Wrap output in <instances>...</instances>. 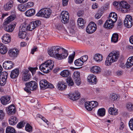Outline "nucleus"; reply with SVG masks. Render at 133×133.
<instances>
[{
    "instance_id": "1",
    "label": "nucleus",
    "mask_w": 133,
    "mask_h": 133,
    "mask_svg": "<svg viewBox=\"0 0 133 133\" xmlns=\"http://www.w3.org/2000/svg\"><path fill=\"white\" fill-rule=\"evenodd\" d=\"M48 53L50 56L59 60L66 58L68 55L66 50L58 46L52 47L48 51Z\"/></svg>"
},
{
    "instance_id": "2",
    "label": "nucleus",
    "mask_w": 133,
    "mask_h": 133,
    "mask_svg": "<svg viewBox=\"0 0 133 133\" xmlns=\"http://www.w3.org/2000/svg\"><path fill=\"white\" fill-rule=\"evenodd\" d=\"M117 19V15L115 12L110 13L109 17L104 25V27L107 29H112L114 26V23L115 22Z\"/></svg>"
},
{
    "instance_id": "3",
    "label": "nucleus",
    "mask_w": 133,
    "mask_h": 133,
    "mask_svg": "<svg viewBox=\"0 0 133 133\" xmlns=\"http://www.w3.org/2000/svg\"><path fill=\"white\" fill-rule=\"evenodd\" d=\"M54 66V62L51 60H48L42 64L39 68L41 71L44 73L46 74L52 70Z\"/></svg>"
},
{
    "instance_id": "4",
    "label": "nucleus",
    "mask_w": 133,
    "mask_h": 133,
    "mask_svg": "<svg viewBox=\"0 0 133 133\" xmlns=\"http://www.w3.org/2000/svg\"><path fill=\"white\" fill-rule=\"evenodd\" d=\"M119 56L118 51H113L110 53L105 61V64L106 65H110L112 63L117 61Z\"/></svg>"
},
{
    "instance_id": "5",
    "label": "nucleus",
    "mask_w": 133,
    "mask_h": 133,
    "mask_svg": "<svg viewBox=\"0 0 133 133\" xmlns=\"http://www.w3.org/2000/svg\"><path fill=\"white\" fill-rule=\"evenodd\" d=\"M26 87L24 88V90L26 92L30 93V90L35 91L38 88V84L35 81H31L25 84Z\"/></svg>"
},
{
    "instance_id": "6",
    "label": "nucleus",
    "mask_w": 133,
    "mask_h": 133,
    "mask_svg": "<svg viewBox=\"0 0 133 133\" xmlns=\"http://www.w3.org/2000/svg\"><path fill=\"white\" fill-rule=\"evenodd\" d=\"M51 12L52 11L50 9L48 8H44L40 10L36 15L47 18L50 17Z\"/></svg>"
},
{
    "instance_id": "7",
    "label": "nucleus",
    "mask_w": 133,
    "mask_h": 133,
    "mask_svg": "<svg viewBox=\"0 0 133 133\" xmlns=\"http://www.w3.org/2000/svg\"><path fill=\"white\" fill-rule=\"evenodd\" d=\"M40 88L42 90L45 89L47 88H53L54 86L52 84L48 82L45 79H42L39 82Z\"/></svg>"
},
{
    "instance_id": "8",
    "label": "nucleus",
    "mask_w": 133,
    "mask_h": 133,
    "mask_svg": "<svg viewBox=\"0 0 133 133\" xmlns=\"http://www.w3.org/2000/svg\"><path fill=\"white\" fill-rule=\"evenodd\" d=\"M98 105V102L95 101L90 102H86L84 103L85 107L87 110L88 111H91L93 108L97 107Z\"/></svg>"
},
{
    "instance_id": "9",
    "label": "nucleus",
    "mask_w": 133,
    "mask_h": 133,
    "mask_svg": "<svg viewBox=\"0 0 133 133\" xmlns=\"http://www.w3.org/2000/svg\"><path fill=\"white\" fill-rule=\"evenodd\" d=\"M96 25L93 22H90L87 26L86 31L89 34H91L94 33L97 29Z\"/></svg>"
},
{
    "instance_id": "10",
    "label": "nucleus",
    "mask_w": 133,
    "mask_h": 133,
    "mask_svg": "<svg viewBox=\"0 0 133 133\" xmlns=\"http://www.w3.org/2000/svg\"><path fill=\"white\" fill-rule=\"evenodd\" d=\"M60 17L61 21L63 23L66 24L68 22L69 19V14L67 11H62L61 13Z\"/></svg>"
},
{
    "instance_id": "11",
    "label": "nucleus",
    "mask_w": 133,
    "mask_h": 133,
    "mask_svg": "<svg viewBox=\"0 0 133 133\" xmlns=\"http://www.w3.org/2000/svg\"><path fill=\"white\" fill-rule=\"evenodd\" d=\"M41 24V22L39 20H37L30 22L28 25V30L32 31L38 27Z\"/></svg>"
},
{
    "instance_id": "12",
    "label": "nucleus",
    "mask_w": 133,
    "mask_h": 133,
    "mask_svg": "<svg viewBox=\"0 0 133 133\" xmlns=\"http://www.w3.org/2000/svg\"><path fill=\"white\" fill-rule=\"evenodd\" d=\"M132 17L129 15H127L124 21V24L125 26L129 28L132 25Z\"/></svg>"
},
{
    "instance_id": "13",
    "label": "nucleus",
    "mask_w": 133,
    "mask_h": 133,
    "mask_svg": "<svg viewBox=\"0 0 133 133\" xmlns=\"http://www.w3.org/2000/svg\"><path fill=\"white\" fill-rule=\"evenodd\" d=\"M119 5L120 7H121L122 12L124 13L127 12L128 9L130 7V5L127 2L124 1H121L119 4Z\"/></svg>"
},
{
    "instance_id": "14",
    "label": "nucleus",
    "mask_w": 133,
    "mask_h": 133,
    "mask_svg": "<svg viewBox=\"0 0 133 133\" xmlns=\"http://www.w3.org/2000/svg\"><path fill=\"white\" fill-rule=\"evenodd\" d=\"M68 97L70 99L73 101H76L80 98V94L77 91L73 93H70L68 95Z\"/></svg>"
},
{
    "instance_id": "15",
    "label": "nucleus",
    "mask_w": 133,
    "mask_h": 133,
    "mask_svg": "<svg viewBox=\"0 0 133 133\" xmlns=\"http://www.w3.org/2000/svg\"><path fill=\"white\" fill-rule=\"evenodd\" d=\"M14 63L12 61H5L3 64V67L7 70H10L13 67Z\"/></svg>"
},
{
    "instance_id": "16",
    "label": "nucleus",
    "mask_w": 133,
    "mask_h": 133,
    "mask_svg": "<svg viewBox=\"0 0 133 133\" xmlns=\"http://www.w3.org/2000/svg\"><path fill=\"white\" fill-rule=\"evenodd\" d=\"M19 53V50L16 49H13L10 50L8 52L9 56L12 57H17Z\"/></svg>"
},
{
    "instance_id": "17",
    "label": "nucleus",
    "mask_w": 133,
    "mask_h": 133,
    "mask_svg": "<svg viewBox=\"0 0 133 133\" xmlns=\"http://www.w3.org/2000/svg\"><path fill=\"white\" fill-rule=\"evenodd\" d=\"M88 81L91 84H96L97 82L96 76L93 74L89 75L88 77Z\"/></svg>"
},
{
    "instance_id": "18",
    "label": "nucleus",
    "mask_w": 133,
    "mask_h": 133,
    "mask_svg": "<svg viewBox=\"0 0 133 133\" xmlns=\"http://www.w3.org/2000/svg\"><path fill=\"white\" fill-rule=\"evenodd\" d=\"M2 42L5 44H7L10 42V36L8 34H5L2 37Z\"/></svg>"
},
{
    "instance_id": "19",
    "label": "nucleus",
    "mask_w": 133,
    "mask_h": 133,
    "mask_svg": "<svg viewBox=\"0 0 133 133\" xmlns=\"http://www.w3.org/2000/svg\"><path fill=\"white\" fill-rule=\"evenodd\" d=\"M19 74V70L18 69L13 70L10 74V77L12 79H16L18 76Z\"/></svg>"
},
{
    "instance_id": "20",
    "label": "nucleus",
    "mask_w": 133,
    "mask_h": 133,
    "mask_svg": "<svg viewBox=\"0 0 133 133\" xmlns=\"http://www.w3.org/2000/svg\"><path fill=\"white\" fill-rule=\"evenodd\" d=\"M7 112L9 115L13 114L15 113L16 110L14 105H11L6 108Z\"/></svg>"
},
{
    "instance_id": "21",
    "label": "nucleus",
    "mask_w": 133,
    "mask_h": 133,
    "mask_svg": "<svg viewBox=\"0 0 133 133\" xmlns=\"http://www.w3.org/2000/svg\"><path fill=\"white\" fill-rule=\"evenodd\" d=\"M29 71L27 70L23 72V74L22 79L24 81H26L29 80L30 78V74L29 73Z\"/></svg>"
},
{
    "instance_id": "22",
    "label": "nucleus",
    "mask_w": 133,
    "mask_h": 133,
    "mask_svg": "<svg viewBox=\"0 0 133 133\" xmlns=\"http://www.w3.org/2000/svg\"><path fill=\"white\" fill-rule=\"evenodd\" d=\"M9 124L11 125H14L17 122L18 119L15 116H12L8 119Z\"/></svg>"
},
{
    "instance_id": "23",
    "label": "nucleus",
    "mask_w": 133,
    "mask_h": 133,
    "mask_svg": "<svg viewBox=\"0 0 133 133\" xmlns=\"http://www.w3.org/2000/svg\"><path fill=\"white\" fill-rule=\"evenodd\" d=\"M13 2L12 1H10L7 2L4 6L3 8L5 11L10 10L13 6Z\"/></svg>"
},
{
    "instance_id": "24",
    "label": "nucleus",
    "mask_w": 133,
    "mask_h": 133,
    "mask_svg": "<svg viewBox=\"0 0 133 133\" xmlns=\"http://www.w3.org/2000/svg\"><path fill=\"white\" fill-rule=\"evenodd\" d=\"M10 97L8 96H4L1 98V103L4 105L6 104L9 103Z\"/></svg>"
},
{
    "instance_id": "25",
    "label": "nucleus",
    "mask_w": 133,
    "mask_h": 133,
    "mask_svg": "<svg viewBox=\"0 0 133 133\" xmlns=\"http://www.w3.org/2000/svg\"><path fill=\"white\" fill-rule=\"evenodd\" d=\"M16 24L12 23V24H8L6 25L5 28H4L5 30L6 31L8 32H11L14 30Z\"/></svg>"
},
{
    "instance_id": "26",
    "label": "nucleus",
    "mask_w": 133,
    "mask_h": 133,
    "mask_svg": "<svg viewBox=\"0 0 133 133\" xmlns=\"http://www.w3.org/2000/svg\"><path fill=\"white\" fill-rule=\"evenodd\" d=\"M91 71L95 74H98L101 71L100 68L97 66H94L92 67L90 69Z\"/></svg>"
},
{
    "instance_id": "27",
    "label": "nucleus",
    "mask_w": 133,
    "mask_h": 133,
    "mask_svg": "<svg viewBox=\"0 0 133 133\" xmlns=\"http://www.w3.org/2000/svg\"><path fill=\"white\" fill-rule=\"evenodd\" d=\"M8 49L6 46L2 43L0 44V53L4 54L7 52Z\"/></svg>"
},
{
    "instance_id": "28",
    "label": "nucleus",
    "mask_w": 133,
    "mask_h": 133,
    "mask_svg": "<svg viewBox=\"0 0 133 133\" xmlns=\"http://www.w3.org/2000/svg\"><path fill=\"white\" fill-rule=\"evenodd\" d=\"M35 11L34 9H31L28 10L25 12V15L28 17H31L35 15Z\"/></svg>"
},
{
    "instance_id": "29",
    "label": "nucleus",
    "mask_w": 133,
    "mask_h": 133,
    "mask_svg": "<svg viewBox=\"0 0 133 133\" xmlns=\"http://www.w3.org/2000/svg\"><path fill=\"white\" fill-rule=\"evenodd\" d=\"M103 56L99 54H97L95 55L94 58L95 61L99 62L102 61L103 59Z\"/></svg>"
},
{
    "instance_id": "30",
    "label": "nucleus",
    "mask_w": 133,
    "mask_h": 133,
    "mask_svg": "<svg viewBox=\"0 0 133 133\" xmlns=\"http://www.w3.org/2000/svg\"><path fill=\"white\" fill-rule=\"evenodd\" d=\"M66 83L63 81L59 82L57 84L58 88L60 90H63L65 89L66 86Z\"/></svg>"
},
{
    "instance_id": "31",
    "label": "nucleus",
    "mask_w": 133,
    "mask_h": 133,
    "mask_svg": "<svg viewBox=\"0 0 133 133\" xmlns=\"http://www.w3.org/2000/svg\"><path fill=\"white\" fill-rule=\"evenodd\" d=\"M27 30H28V27L27 25L23 24H22L19 27L20 32H25Z\"/></svg>"
},
{
    "instance_id": "32",
    "label": "nucleus",
    "mask_w": 133,
    "mask_h": 133,
    "mask_svg": "<svg viewBox=\"0 0 133 133\" xmlns=\"http://www.w3.org/2000/svg\"><path fill=\"white\" fill-rule=\"evenodd\" d=\"M118 110L115 108H110L109 109V113L113 115H116L117 114Z\"/></svg>"
},
{
    "instance_id": "33",
    "label": "nucleus",
    "mask_w": 133,
    "mask_h": 133,
    "mask_svg": "<svg viewBox=\"0 0 133 133\" xmlns=\"http://www.w3.org/2000/svg\"><path fill=\"white\" fill-rule=\"evenodd\" d=\"M118 35L116 33H114L112 35L111 38V41L114 43L117 42L118 41Z\"/></svg>"
},
{
    "instance_id": "34",
    "label": "nucleus",
    "mask_w": 133,
    "mask_h": 133,
    "mask_svg": "<svg viewBox=\"0 0 133 133\" xmlns=\"http://www.w3.org/2000/svg\"><path fill=\"white\" fill-rule=\"evenodd\" d=\"M15 18V17L13 16H10L8 17L5 20L4 24H8V23L13 21Z\"/></svg>"
},
{
    "instance_id": "35",
    "label": "nucleus",
    "mask_w": 133,
    "mask_h": 133,
    "mask_svg": "<svg viewBox=\"0 0 133 133\" xmlns=\"http://www.w3.org/2000/svg\"><path fill=\"white\" fill-rule=\"evenodd\" d=\"M70 74V72L68 70H64L61 72L60 75L63 77H68Z\"/></svg>"
},
{
    "instance_id": "36",
    "label": "nucleus",
    "mask_w": 133,
    "mask_h": 133,
    "mask_svg": "<svg viewBox=\"0 0 133 133\" xmlns=\"http://www.w3.org/2000/svg\"><path fill=\"white\" fill-rule=\"evenodd\" d=\"M105 110L104 108L99 109L97 112L98 115L101 116H103L105 114Z\"/></svg>"
},
{
    "instance_id": "37",
    "label": "nucleus",
    "mask_w": 133,
    "mask_h": 133,
    "mask_svg": "<svg viewBox=\"0 0 133 133\" xmlns=\"http://www.w3.org/2000/svg\"><path fill=\"white\" fill-rule=\"evenodd\" d=\"M6 133H16L15 129L12 127H8L6 131Z\"/></svg>"
},
{
    "instance_id": "38",
    "label": "nucleus",
    "mask_w": 133,
    "mask_h": 133,
    "mask_svg": "<svg viewBox=\"0 0 133 133\" xmlns=\"http://www.w3.org/2000/svg\"><path fill=\"white\" fill-rule=\"evenodd\" d=\"M17 9L19 11L22 12L24 11L26 9L25 6L22 4H19L18 5Z\"/></svg>"
},
{
    "instance_id": "39",
    "label": "nucleus",
    "mask_w": 133,
    "mask_h": 133,
    "mask_svg": "<svg viewBox=\"0 0 133 133\" xmlns=\"http://www.w3.org/2000/svg\"><path fill=\"white\" fill-rule=\"evenodd\" d=\"M83 61H82L80 58L76 59L74 62L75 65L77 66H81L83 64Z\"/></svg>"
},
{
    "instance_id": "40",
    "label": "nucleus",
    "mask_w": 133,
    "mask_h": 133,
    "mask_svg": "<svg viewBox=\"0 0 133 133\" xmlns=\"http://www.w3.org/2000/svg\"><path fill=\"white\" fill-rule=\"evenodd\" d=\"M103 13V12L101 10H98L97 13L95 15V18L97 19L99 18L102 15Z\"/></svg>"
},
{
    "instance_id": "41",
    "label": "nucleus",
    "mask_w": 133,
    "mask_h": 133,
    "mask_svg": "<svg viewBox=\"0 0 133 133\" xmlns=\"http://www.w3.org/2000/svg\"><path fill=\"white\" fill-rule=\"evenodd\" d=\"M127 109L129 111H133V104L131 102L128 103L126 105Z\"/></svg>"
},
{
    "instance_id": "42",
    "label": "nucleus",
    "mask_w": 133,
    "mask_h": 133,
    "mask_svg": "<svg viewBox=\"0 0 133 133\" xmlns=\"http://www.w3.org/2000/svg\"><path fill=\"white\" fill-rule=\"evenodd\" d=\"M78 25L79 26H82L85 23L83 19L82 18H78L77 21Z\"/></svg>"
},
{
    "instance_id": "43",
    "label": "nucleus",
    "mask_w": 133,
    "mask_h": 133,
    "mask_svg": "<svg viewBox=\"0 0 133 133\" xmlns=\"http://www.w3.org/2000/svg\"><path fill=\"white\" fill-rule=\"evenodd\" d=\"M75 54V52L74 51L73 54L69 56L68 60V62L69 63H71L72 62Z\"/></svg>"
},
{
    "instance_id": "44",
    "label": "nucleus",
    "mask_w": 133,
    "mask_h": 133,
    "mask_svg": "<svg viewBox=\"0 0 133 133\" xmlns=\"http://www.w3.org/2000/svg\"><path fill=\"white\" fill-rule=\"evenodd\" d=\"M8 74V73L5 71H4L1 73L0 75V78H3L6 79L7 78Z\"/></svg>"
},
{
    "instance_id": "45",
    "label": "nucleus",
    "mask_w": 133,
    "mask_h": 133,
    "mask_svg": "<svg viewBox=\"0 0 133 133\" xmlns=\"http://www.w3.org/2000/svg\"><path fill=\"white\" fill-rule=\"evenodd\" d=\"M25 124V123L24 121H21L18 124L17 127L18 128L20 129L24 127Z\"/></svg>"
},
{
    "instance_id": "46",
    "label": "nucleus",
    "mask_w": 133,
    "mask_h": 133,
    "mask_svg": "<svg viewBox=\"0 0 133 133\" xmlns=\"http://www.w3.org/2000/svg\"><path fill=\"white\" fill-rule=\"evenodd\" d=\"M32 127L29 124H27L25 126V130L28 132H32Z\"/></svg>"
},
{
    "instance_id": "47",
    "label": "nucleus",
    "mask_w": 133,
    "mask_h": 133,
    "mask_svg": "<svg viewBox=\"0 0 133 133\" xmlns=\"http://www.w3.org/2000/svg\"><path fill=\"white\" fill-rule=\"evenodd\" d=\"M66 82L69 85L72 86L74 84V82L70 77H68L66 79Z\"/></svg>"
},
{
    "instance_id": "48",
    "label": "nucleus",
    "mask_w": 133,
    "mask_h": 133,
    "mask_svg": "<svg viewBox=\"0 0 133 133\" xmlns=\"http://www.w3.org/2000/svg\"><path fill=\"white\" fill-rule=\"evenodd\" d=\"M18 36L19 38L24 39L26 37V33L25 32H20L19 31Z\"/></svg>"
},
{
    "instance_id": "49",
    "label": "nucleus",
    "mask_w": 133,
    "mask_h": 133,
    "mask_svg": "<svg viewBox=\"0 0 133 133\" xmlns=\"http://www.w3.org/2000/svg\"><path fill=\"white\" fill-rule=\"evenodd\" d=\"M80 73L79 72L76 71L74 73V76L73 77L74 79L80 78Z\"/></svg>"
},
{
    "instance_id": "50",
    "label": "nucleus",
    "mask_w": 133,
    "mask_h": 133,
    "mask_svg": "<svg viewBox=\"0 0 133 133\" xmlns=\"http://www.w3.org/2000/svg\"><path fill=\"white\" fill-rule=\"evenodd\" d=\"M117 98L118 96L117 95L115 94H111L110 96V99L112 101H114L117 100Z\"/></svg>"
},
{
    "instance_id": "51",
    "label": "nucleus",
    "mask_w": 133,
    "mask_h": 133,
    "mask_svg": "<svg viewBox=\"0 0 133 133\" xmlns=\"http://www.w3.org/2000/svg\"><path fill=\"white\" fill-rule=\"evenodd\" d=\"M34 5V3L32 2H29L25 4L26 8H29L33 7Z\"/></svg>"
},
{
    "instance_id": "52",
    "label": "nucleus",
    "mask_w": 133,
    "mask_h": 133,
    "mask_svg": "<svg viewBox=\"0 0 133 133\" xmlns=\"http://www.w3.org/2000/svg\"><path fill=\"white\" fill-rule=\"evenodd\" d=\"M5 116V114L4 111L2 110H0V119H3Z\"/></svg>"
},
{
    "instance_id": "53",
    "label": "nucleus",
    "mask_w": 133,
    "mask_h": 133,
    "mask_svg": "<svg viewBox=\"0 0 133 133\" xmlns=\"http://www.w3.org/2000/svg\"><path fill=\"white\" fill-rule=\"evenodd\" d=\"M1 78V79L0 80V85L1 86H3L6 83V79L3 78Z\"/></svg>"
},
{
    "instance_id": "54",
    "label": "nucleus",
    "mask_w": 133,
    "mask_h": 133,
    "mask_svg": "<svg viewBox=\"0 0 133 133\" xmlns=\"http://www.w3.org/2000/svg\"><path fill=\"white\" fill-rule=\"evenodd\" d=\"M129 125L130 129L133 130V118H131L130 120Z\"/></svg>"
},
{
    "instance_id": "55",
    "label": "nucleus",
    "mask_w": 133,
    "mask_h": 133,
    "mask_svg": "<svg viewBox=\"0 0 133 133\" xmlns=\"http://www.w3.org/2000/svg\"><path fill=\"white\" fill-rule=\"evenodd\" d=\"M80 59L82 61H83V62L84 63V62H85L88 59V56L86 55H84L81 57Z\"/></svg>"
},
{
    "instance_id": "56",
    "label": "nucleus",
    "mask_w": 133,
    "mask_h": 133,
    "mask_svg": "<svg viewBox=\"0 0 133 133\" xmlns=\"http://www.w3.org/2000/svg\"><path fill=\"white\" fill-rule=\"evenodd\" d=\"M37 68L30 67L29 68V70L31 72L32 75H33L35 73L36 70Z\"/></svg>"
},
{
    "instance_id": "57",
    "label": "nucleus",
    "mask_w": 133,
    "mask_h": 133,
    "mask_svg": "<svg viewBox=\"0 0 133 133\" xmlns=\"http://www.w3.org/2000/svg\"><path fill=\"white\" fill-rule=\"evenodd\" d=\"M75 28H70L69 29V32L70 36H71L75 33V31L74 29Z\"/></svg>"
},
{
    "instance_id": "58",
    "label": "nucleus",
    "mask_w": 133,
    "mask_h": 133,
    "mask_svg": "<svg viewBox=\"0 0 133 133\" xmlns=\"http://www.w3.org/2000/svg\"><path fill=\"white\" fill-rule=\"evenodd\" d=\"M74 80L75 82L77 85H79L81 84V81L80 78L74 79Z\"/></svg>"
},
{
    "instance_id": "59",
    "label": "nucleus",
    "mask_w": 133,
    "mask_h": 133,
    "mask_svg": "<svg viewBox=\"0 0 133 133\" xmlns=\"http://www.w3.org/2000/svg\"><path fill=\"white\" fill-rule=\"evenodd\" d=\"M84 11L83 10H79L77 12V14L78 16H81L83 15Z\"/></svg>"
},
{
    "instance_id": "60",
    "label": "nucleus",
    "mask_w": 133,
    "mask_h": 133,
    "mask_svg": "<svg viewBox=\"0 0 133 133\" xmlns=\"http://www.w3.org/2000/svg\"><path fill=\"white\" fill-rule=\"evenodd\" d=\"M69 0H62V4L64 6L67 5Z\"/></svg>"
},
{
    "instance_id": "61",
    "label": "nucleus",
    "mask_w": 133,
    "mask_h": 133,
    "mask_svg": "<svg viewBox=\"0 0 133 133\" xmlns=\"http://www.w3.org/2000/svg\"><path fill=\"white\" fill-rule=\"evenodd\" d=\"M70 28H75V23L74 21L70 23Z\"/></svg>"
},
{
    "instance_id": "62",
    "label": "nucleus",
    "mask_w": 133,
    "mask_h": 133,
    "mask_svg": "<svg viewBox=\"0 0 133 133\" xmlns=\"http://www.w3.org/2000/svg\"><path fill=\"white\" fill-rule=\"evenodd\" d=\"M130 63L129 61H128L125 64L127 68H130L132 65L133 64H131Z\"/></svg>"
},
{
    "instance_id": "63",
    "label": "nucleus",
    "mask_w": 133,
    "mask_h": 133,
    "mask_svg": "<svg viewBox=\"0 0 133 133\" xmlns=\"http://www.w3.org/2000/svg\"><path fill=\"white\" fill-rule=\"evenodd\" d=\"M128 61L130 63V64L133 65V56L129 57Z\"/></svg>"
},
{
    "instance_id": "64",
    "label": "nucleus",
    "mask_w": 133,
    "mask_h": 133,
    "mask_svg": "<svg viewBox=\"0 0 133 133\" xmlns=\"http://www.w3.org/2000/svg\"><path fill=\"white\" fill-rule=\"evenodd\" d=\"M98 4L97 3L94 4L92 5V9H94L97 8Z\"/></svg>"
}]
</instances>
